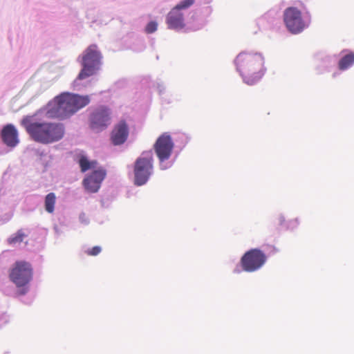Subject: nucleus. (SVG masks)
<instances>
[{"label":"nucleus","mask_w":354,"mask_h":354,"mask_svg":"<svg viewBox=\"0 0 354 354\" xmlns=\"http://www.w3.org/2000/svg\"><path fill=\"white\" fill-rule=\"evenodd\" d=\"M234 62L237 71L248 84H255L265 74V60L261 53L242 52L236 56Z\"/></svg>","instance_id":"nucleus-1"},{"label":"nucleus","mask_w":354,"mask_h":354,"mask_svg":"<svg viewBox=\"0 0 354 354\" xmlns=\"http://www.w3.org/2000/svg\"><path fill=\"white\" fill-rule=\"evenodd\" d=\"M89 102L90 98L88 95L64 93L57 96L49 104L47 113L51 118L65 119L88 105Z\"/></svg>","instance_id":"nucleus-2"},{"label":"nucleus","mask_w":354,"mask_h":354,"mask_svg":"<svg viewBox=\"0 0 354 354\" xmlns=\"http://www.w3.org/2000/svg\"><path fill=\"white\" fill-rule=\"evenodd\" d=\"M21 123L30 136L35 142L41 144L46 145L57 142L64 136V127L59 123L32 122L28 117L23 118Z\"/></svg>","instance_id":"nucleus-3"},{"label":"nucleus","mask_w":354,"mask_h":354,"mask_svg":"<svg viewBox=\"0 0 354 354\" xmlns=\"http://www.w3.org/2000/svg\"><path fill=\"white\" fill-rule=\"evenodd\" d=\"M8 277L17 288H20L19 294L25 295L28 290V284L33 277L32 265L26 261H15L8 272Z\"/></svg>","instance_id":"nucleus-4"},{"label":"nucleus","mask_w":354,"mask_h":354,"mask_svg":"<svg viewBox=\"0 0 354 354\" xmlns=\"http://www.w3.org/2000/svg\"><path fill=\"white\" fill-rule=\"evenodd\" d=\"M153 172V156L151 151H143L136 160L133 166L134 185H145Z\"/></svg>","instance_id":"nucleus-5"},{"label":"nucleus","mask_w":354,"mask_h":354,"mask_svg":"<svg viewBox=\"0 0 354 354\" xmlns=\"http://www.w3.org/2000/svg\"><path fill=\"white\" fill-rule=\"evenodd\" d=\"M102 55L96 45L89 46L84 52L82 57V69L77 79L84 80L93 75L99 68L101 64Z\"/></svg>","instance_id":"nucleus-6"},{"label":"nucleus","mask_w":354,"mask_h":354,"mask_svg":"<svg viewBox=\"0 0 354 354\" xmlns=\"http://www.w3.org/2000/svg\"><path fill=\"white\" fill-rule=\"evenodd\" d=\"M266 254L259 249H251L241 259V265L244 271L252 272L260 269L266 263Z\"/></svg>","instance_id":"nucleus-7"},{"label":"nucleus","mask_w":354,"mask_h":354,"mask_svg":"<svg viewBox=\"0 0 354 354\" xmlns=\"http://www.w3.org/2000/svg\"><path fill=\"white\" fill-rule=\"evenodd\" d=\"M284 23L288 30L297 34L308 26L301 17V12L295 7H288L283 12Z\"/></svg>","instance_id":"nucleus-8"},{"label":"nucleus","mask_w":354,"mask_h":354,"mask_svg":"<svg viewBox=\"0 0 354 354\" xmlns=\"http://www.w3.org/2000/svg\"><path fill=\"white\" fill-rule=\"evenodd\" d=\"M174 142L168 133L160 136L156 141L153 149L160 162L167 160L171 156Z\"/></svg>","instance_id":"nucleus-9"},{"label":"nucleus","mask_w":354,"mask_h":354,"mask_svg":"<svg viewBox=\"0 0 354 354\" xmlns=\"http://www.w3.org/2000/svg\"><path fill=\"white\" fill-rule=\"evenodd\" d=\"M106 176V171L102 169L93 171L83 180L84 188L89 192H96L100 187V184Z\"/></svg>","instance_id":"nucleus-10"},{"label":"nucleus","mask_w":354,"mask_h":354,"mask_svg":"<svg viewBox=\"0 0 354 354\" xmlns=\"http://www.w3.org/2000/svg\"><path fill=\"white\" fill-rule=\"evenodd\" d=\"M129 136V127L124 120L120 121L112 130V145L124 144Z\"/></svg>","instance_id":"nucleus-11"},{"label":"nucleus","mask_w":354,"mask_h":354,"mask_svg":"<svg viewBox=\"0 0 354 354\" xmlns=\"http://www.w3.org/2000/svg\"><path fill=\"white\" fill-rule=\"evenodd\" d=\"M1 136L3 143L8 147H14L19 142L17 131L11 124L3 127L1 132Z\"/></svg>","instance_id":"nucleus-12"},{"label":"nucleus","mask_w":354,"mask_h":354,"mask_svg":"<svg viewBox=\"0 0 354 354\" xmlns=\"http://www.w3.org/2000/svg\"><path fill=\"white\" fill-rule=\"evenodd\" d=\"M166 21L170 29L179 30L185 26L183 14L174 8L167 14Z\"/></svg>","instance_id":"nucleus-13"},{"label":"nucleus","mask_w":354,"mask_h":354,"mask_svg":"<svg viewBox=\"0 0 354 354\" xmlns=\"http://www.w3.org/2000/svg\"><path fill=\"white\" fill-rule=\"evenodd\" d=\"M109 114L106 110L97 111L93 113L91 118V127L93 130L100 131L106 127Z\"/></svg>","instance_id":"nucleus-14"},{"label":"nucleus","mask_w":354,"mask_h":354,"mask_svg":"<svg viewBox=\"0 0 354 354\" xmlns=\"http://www.w3.org/2000/svg\"><path fill=\"white\" fill-rule=\"evenodd\" d=\"M77 162L82 172H85L90 169L95 168L97 165L96 161H90L86 156L82 154L78 156Z\"/></svg>","instance_id":"nucleus-15"},{"label":"nucleus","mask_w":354,"mask_h":354,"mask_svg":"<svg viewBox=\"0 0 354 354\" xmlns=\"http://www.w3.org/2000/svg\"><path fill=\"white\" fill-rule=\"evenodd\" d=\"M354 64V53H349L348 54L342 57L339 61L338 66L339 70L344 71L348 68Z\"/></svg>","instance_id":"nucleus-16"},{"label":"nucleus","mask_w":354,"mask_h":354,"mask_svg":"<svg viewBox=\"0 0 354 354\" xmlns=\"http://www.w3.org/2000/svg\"><path fill=\"white\" fill-rule=\"evenodd\" d=\"M56 203V196L55 193L51 192L48 194L44 200V207L47 212L52 214L55 210V205Z\"/></svg>","instance_id":"nucleus-17"},{"label":"nucleus","mask_w":354,"mask_h":354,"mask_svg":"<svg viewBox=\"0 0 354 354\" xmlns=\"http://www.w3.org/2000/svg\"><path fill=\"white\" fill-rule=\"evenodd\" d=\"M27 236L23 230H19L16 233L10 236L7 242L10 245H15L16 243H21L25 237Z\"/></svg>","instance_id":"nucleus-18"},{"label":"nucleus","mask_w":354,"mask_h":354,"mask_svg":"<svg viewBox=\"0 0 354 354\" xmlns=\"http://www.w3.org/2000/svg\"><path fill=\"white\" fill-rule=\"evenodd\" d=\"M194 3V0H183L178 3L175 7V9L180 11L182 9H186L192 6Z\"/></svg>","instance_id":"nucleus-19"},{"label":"nucleus","mask_w":354,"mask_h":354,"mask_svg":"<svg viewBox=\"0 0 354 354\" xmlns=\"http://www.w3.org/2000/svg\"><path fill=\"white\" fill-rule=\"evenodd\" d=\"M157 28H158V24L154 21H151L149 22L147 24V25L146 26L145 32L147 34H151V33L154 32L155 31H156Z\"/></svg>","instance_id":"nucleus-20"},{"label":"nucleus","mask_w":354,"mask_h":354,"mask_svg":"<svg viewBox=\"0 0 354 354\" xmlns=\"http://www.w3.org/2000/svg\"><path fill=\"white\" fill-rule=\"evenodd\" d=\"M100 246H94L92 248L88 249L85 251L86 254L89 256H96L101 252Z\"/></svg>","instance_id":"nucleus-21"},{"label":"nucleus","mask_w":354,"mask_h":354,"mask_svg":"<svg viewBox=\"0 0 354 354\" xmlns=\"http://www.w3.org/2000/svg\"><path fill=\"white\" fill-rule=\"evenodd\" d=\"M292 223L293 224H295V225H297L299 224L297 219H295V220L292 221Z\"/></svg>","instance_id":"nucleus-22"},{"label":"nucleus","mask_w":354,"mask_h":354,"mask_svg":"<svg viewBox=\"0 0 354 354\" xmlns=\"http://www.w3.org/2000/svg\"><path fill=\"white\" fill-rule=\"evenodd\" d=\"M272 251L273 252H277V249H276L274 247H272Z\"/></svg>","instance_id":"nucleus-23"}]
</instances>
